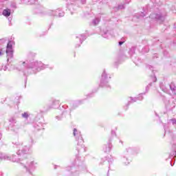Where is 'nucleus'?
Returning a JSON list of instances; mask_svg holds the SVG:
<instances>
[{
  "mask_svg": "<svg viewBox=\"0 0 176 176\" xmlns=\"http://www.w3.org/2000/svg\"><path fill=\"white\" fill-rule=\"evenodd\" d=\"M6 53L8 61L9 58H13V41H10L8 43Z\"/></svg>",
  "mask_w": 176,
  "mask_h": 176,
  "instance_id": "nucleus-1",
  "label": "nucleus"
},
{
  "mask_svg": "<svg viewBox=\"0 0 176 176\" xmlns=\"http://www.w3.org/2000/svg\"><path fill=\"white\" fill-rule=\"evenodd\" d=\"M150 17L151 19H155L158 23H163L166 20V16L162 14H152Z\"/></svg>",
  "mask_w": 176,
  "mask_h": 176,
  "instance_id": "nucleus-2",
  "label": "nucleus"
},
{
  "mask_svg": "<svg viewBox=\"0 0 176 176\" xmlns=\"http://www.w3.org/2000/svg\"><path fill=\"white\" fill-rule=\"evenodd\" d=\"M10 13H12V10L10 9L6 8L3 10L2 14L5 16V17H9L10 16Z\"/></svg>",
  "mask_w": 176,
  "mask_h": 176,
  "instance_id": "nucleus-3",
  "label": "nucleus"
},
{
  "mask_svg": "<svg viewBox=\"0 0 176 176\" xmlns=\"http://www.w3.org/2000/svg\"><path fill=\"white\" fill-rule=\"evenodd\" d=\"M170 89L172 90L173 94L176 96V85L174 83L170 84Z\"/></svg>",
  "mask_w": 176,
  "mask_h": 176,
  "instance_id": "nucleus-4",
  "label": "nucleus"
},
{
  "mask_svg": "<svg viewBox=\"0 0 176 176\" xmlns=\"http://www.w3.org/2000/svg\"><path fill=\"white\" fill-rule=\"evenodd\" d=\"M100 23V19L99 18H96L92 21V24L93 25H97Z\"/></svg>",
  "mask_w": 176,
  "mask_h": 176,
  "instance_id": "nucleus-5",
  "label": "nucleus"
},
{
  "mask_svg": "<svg viewBox=\"0 0 176 176\" xmlns=\"http://www.w3.org/2000/svg\"><path fill=\"white\" fill-rule=\"evenodd\" d=\"M28 116H30V115L28 114V113H23L22 114V117H23L25 119H28Z\"/></svg>",
  "mask_w": 176,
  "mask_h": 176,
  "instance_id": "nucleus-6",
  "label": "nucleus"
},
{
  "mask_svg": "<svg viewBox=\"0 0 176 176\" xmlns=\"http://www.w3.org/2000/svg\"><path fill=\"white\" fill-rule=\"evenodd\" d=\"M102 78L105 80V79H107V73L103 72L102 74Z\"/></svg>",
  "mask_w": 176,
  "mask_h": 176,
  "instance_id": "nucleus-7",
  "label": "nucleus"
},
{
  "mask_svg": "<svg viewBox=\"0 0 176 176\" xmlns=\"http://www.w3.org/2000/svg\"><path fill=\"white\" fill-rule=\"evenodd\" d=\"M172 123H173V124H176V120H172Z\"/></svg>",
  "mask_w": 176,
  "mask_h": 176,
  "instance_id": "nucleus-8",
  "label": "nucleus"
},
{
  "mask_svg": "<svg viewBox=\"0 0 176 176\" xmlns=\"http://www.w3.org/2000/svg\"><path fill=\"white\" fill-rule=\"evenodd\" d=\"M141 16H142V17H145V14H144L143 12H142Z\"/></svg>",
  "mask_w": 176,
  "mask_h": 176,
  "instance_id": "nucleus-9",
  "label": "nucleus"
},
{
  "mask_svg": "<svg viewBox=\"0 0 176 176\" xmlns=\"http://www.w3.org/2000/svg\"><path fill=\"white\" fill-rule=\"evenodd\" d=\"M76 131H78V129H74V133H76Z\"/></svg>",
  "mask_w": 176,
  "mask_h": 176,
  "instance_id": "nucleus-10",
  "label": "nucleus"
},
{
  "mask_svg": "<svg viewBox=\"0 0 176 176\" xmlns=\"http://www.w3.org/2000/svg\"><path fill=\"white\" fill-rule=\"evenodd\" d=\"M122 43H123V42H122V41L119 42L120 45H122Z\"/></svg>",
  "mask_w": 176,
  "mask_h": 176,
  "instance_id": "nucleus-11",
  "label": "nucleus"
},
{
  "mask_svg": "<svg viewBox=\"0 0 176 176\" xmlns=\"http://www.w3.org/2000/svg\"><path fill=\"white\" fill-rule=\"evenodd\" d=\"M38 67H42V63H39Z\"/></svg>",
  "mask_w": 176,
  "mask_h": 176,
  "instance_id": "nucleus-12",
  "label": "nucleus"
},
{
  "mask_svg": "<svg viewBox=\"0 0 176 176\" xmlns=\"http://www.w3.org/2000/svg\"><path fill=\"white\" fill-rule=\"evenodd\" d=\"M36 65H38V63H36Z\"/></svg>",
  "mask_w": 176,
  "mask_h": 176,
  "instance_id": "nucleus-13",
  "label": "nucleus"
}]
</instances>
